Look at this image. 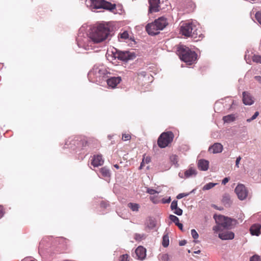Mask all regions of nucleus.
Segmentation results:
<instances>
[{
  "label": "nucleus",
  "mask_w": 261,
  "mask_h": 261,
  "mask_svg": "<svg viewBox=\"0 0 261 261\" xmlns=\"http://www.w3.org/2000/svg\"><path fill=\"white\" fill-rule=\"evenodd\" d=\"M110 34V30L107 24L100 23L91 28L88 34L82 32L81 29L76 37L77 46L85 50L92 49V44L106 40Z\"/></svg>",
  "instance_id": "1"
},
{
  "label": "nucleus",
  "mask_w": 261,
  "mask_h": 261,
  "mask_svg": "<svg viewBox=\"0 0 261 261\" xmlns=\"http://www.w3.org/2000/svg\"><path fill=\"white\" fill-rule=\"evenodd\" d=\"M199 28V24L196 22L188 21L183 23L180 25V32L185 37L197 39L196 41H198L203 37Z\"/></svg>",
  "instance_id": "2"
},
{
  "label": "nucleus",
  "mask_w": 261,
  "mask_h": 261,
  "mask_svg": "<svg viewBox=\"0 0 261 261\" xmlns=\"http://www.w3.org/2000/svg\"><path fill=\"white\" fill-rule=\"evenodd\" d=\"M177 53L180 59L188 65L194 63L197 58V55L194 51L182 45L178 47Z\"/></svg>",
  "instance_id": "3"
},
{
  "label": "nucleus",
  "mask_w": 261,
  "mask_h": 261,
  "mask_svg": "<svg viewBox=\"0 0 261 261\" xmlns=\"http://www.w3.org/2000/svg\"><path fill=\"white\" fill-rule=\"evenodd\" d=\"M90 4L88 7L94 12H100L101 11H96V10L104 9L110 12H113L116 9V5L113 4L105 0H90Z\"/></svg>",
  "instance_id": "4"
},
{
  "label": "nucleus",
  "mask_w": 261,
  "mask_h": 261,
  "mask_svg": "<svg viewBox=\"0 0 261 261\" xmlns=\"http://www.w3.org/2000/svg\"><path fill=\"white\" fill-rule=\"evenodd\" d=\"M112 55L114 59H118L125 62L133 60L136 57L134 51H121L115 48L112 51Z\"/></svg>",
  "instance_id": "5"
},
{
  "label": "nucleus",
  "mask_w": 261,
  "mask_h": 261,
  "mask_svg": "<svg viewBox=\"0 0 261 261\" xmlns=\"http://www.w3.org/2000/svg\"><path fill=\"white\" fill-rule=\"evenodd\" d=\"M174 135L171 132L163 133L158 140V144L160 147L165 148L170 143L173 139Z\"/></svg>",
  "instance_id": "6"
},
{
  "label": "nucleus",
  "mask_w": 261,
  "mask_h": 261,
  "mask_svg": "<svg viewBox=\"0 0 261 261\" xmlns=\"http://www.w3.org/2000/svg\"><path fill=\"white\" fill-rule=\"evenodd\" d=\"M214 218L217 224H220L224 228L230 229L232 225V222L236 221L230 218L222 215H214Z\"/></svg>",
  "instance_id": "7"
},
{
  "label": "nucleus",
  "mask_w": 261,
  "mask_h": 261,
  "mask_svg": "<svg viewBox=\"0 0 261 261\" xmlns=\"http://www.w3.org/2000/svg\"><path fill=\"white\" fill-rule=\"evenodd\" d=\"M108 73L107 69L103 66H94L89 73V76H95L96 78L104 77Z\"/></svg>",
  "instance_id": "8"
},
{
  "label": "nucleus",
  "mask_w": 261,
  "mask_h": 261,
  "mask_svg": "<svg viewBox=\"0 0 261 261\" xmlns=\"http://www.w3.org/2000/svg\"><path fill=\"white\" fill-rule=\"evenodd\" d=\"M234 191L240 200H243L247 197L248 193L244 185L242 184L238 185Z\"/></svg>",
  "instance_id": "9"
},
{
  "label": "nucleus",
  "mask_w": 261,
  "mask_h": 261,
  "mask_svg": "<svg viewBox=\"0 0 261 261\" xmlns=\"http://www.w3.org/2000/svg\"><path fill=\"white\" fill-rule=\"evenodd\" d=\"M146 30L149 35L152 36L158 34L160 31L154 22L148 24L146 26Z\"/></svg>",
  "instance_id": "10"
},
{
  "label": "nucleus",
  "mask_w": 261,
  "mask_h": 261,
  "mask_svg": "<svg viewBox=\"0 0 261 261\" xmlns=\"http://www.w3.org/2000/svg\"><path fill=\"white\" fill-rule=\"evenodd\" d=\"M121 81V78L120 76L111 77L107 80L108 85L112 88H115Z\"/></svg>",
  "instance_id": "11"
},
{
  "label": "nucleus",
  "mask_w": 261,
  "mask_h": 261,
  "mask_svg": "<svg viewBox=\"0 0 261 261\" xmlns=\"http://www.w3.org/2000/svg\"><path fill=\"white\" fill-rule=\"evenodd\" d=\"M149 3V9L150 12H158L160 10L159 4L160 3V0H148Z\"/></svg>",
  "instance_id": "12"
},
{
  "label": "nucleus",
  "mask_w": 261,
  "mask_h": 261,
  "mask_svg": "<svg viewBox=\"0 0 261 261\" xmlns=\"http://www.w3.org/2000/svg\"><path fill=\"white\" fill-rule=\"evenodd\" d=\"M223 146L221 143H215L209 147L208 151L213 153H218L223 150Z\"/></svg>",
  "instance_id": "13"
},
{
  "label": "nucleus",
  "mask_w": 261,
  "mask_h": 261,
  "mask_svg": "<svg viewBox=\"0 0 261 261\" xmlns=\"http://www.w3.org/2000/svg\"><path fill=\"white\" fill-rule=\"evenodd\" d=\"M146 249L142 246H139L135 250V254L138 259L143 260L146 257Z\"/></svg>",
  "instance_id": "14"
},
{
  "label": "nucleus",
  "mask_w": 261,
  "mask_h": 261,
  "mask_svg": "<svg viewBox=\"0 0 261 261\" xmlns=\"http://www.w3.org/2000/svg\"><path fill=\"white\" fill-rule=\"evenodd\" d=\"M218 237L223 240H232L234 237V234L231 231H226L219 233Z\"/></svg>",
  "instance_id": "15"
},
{
  "label": "nucleus",
  "mask_w": 261,
  "mask_h": 261,
  "mask_svg": "<svg viewBox=\"0 0 261 261\" xmlns=\"http://www.w3.org/2000/svg\"><path fill=\"white\" fill-rule=\"evenodd\" d=\"M104 161L101 155H95L93 156L91 164L94 167H98L103 164Z\"/></svg>",
  "instance_id": "16"
},
{
  "label": "nucleus",
  "mask_w": 261,
  "mask_h": 261,
  "mask_svg": "<svg viewBox=\"0 0 261 261\" xmlns=\"http://www.w3.org/2000/svg\"><path fill=\"white\" fill-rule=\"evenodd\" d=\"M261 225L258 223L254 224L250 228L251 235L258 236L260 233Z\"/></svg>",
  "instance_id": "17"
},
{
  "label": "nucleus",
  "mask_w": 261,
  "mask_h": 261,
  "mask_svg": "<svg viewBox=\"0 0 261 261\" xmlns=\"http://www.w3.org/2000/svg\"><path fill=\"white\" fill-rule=\"evenodd\" d=\"M155 23L158 27V29L162 30L167 25V19L164 17H160L154 21Z\"/></svg>",
  "instance_id": "18"
},
{
  "label": "nucleus",
  "mask_w": 261,
  "mask_h": 261,
  "mask_svg": "<svg viewBox=\"0 0 261 261\" xmlns=\"http://www.w3.org/2000/svg\"><path fill=\"white\" fill-rule=\"evenodd\" d=\"M243 101L245 105H251L254 102L251 96L246 92L243 93Z\"/></svg>",
  "instance_id": "19"
},
{
  "label": "nucleus",
  "mask_w": 261,
  "mask_h": 261,
  "mask_svg": "<svg viewBox=\"0 0 261 261\" xmlns=\"http://www.w3.org/2000/svg\"><path fill=\"white\" fill-rule=\"evenodd\" d=\"M198 167L200 170L206 171L208 169L209 162L207 160L201 159L198 161Z\"/></svg>",
  "instance_id": "20"
},
{
  "label": "nucleus",
  "mask_w": 261,
  "mask_h": 261,
  "mask_svg": "<svg viewBox=\"0 0 261 261\" xmlns=\"http://www.w3.org/2000/svg\"><path fill=\"white\" fill-rule=\"evenodd\" d=\"M222 202L226 207L230 206L232 203V201L231 200L230 195L228 194L225 193L223 195Z\"/></svg>",
  "instance_id": "21"
},
{
  "label": "nucleus",
  "mask_w": 261,
  "mask_h": 261,
  "mask_svg": "<svg viewBox=\"0 0 261 261\" xmlns=\"http://www.w3.org/2000/svg\"><path fill=\"white\" fill-rule=\"evenodd\" d=\"M197 173V171L195 168L190 167L185 171L184 177L185 178H190L196 176Z\"/></svg>",
  "instance_id": "22"
},
{
  "label": "nucleus",
  "mask_w": 261,
  "mask_h": 261,
  "mask_svg": "<svg viewBox=\"0 0 261 261\" xmlns=\"http://www.w3.org/2000/svg\"><path fill=\"white\" fill-rule=\"evenodd\" d=\"M236 119V116L234 114H229L226 116H225L223 117V120L225 123H229L231 122H233Z\"/></svg>",
  "instance_id": "23"
},
{
  "label": "nucleus",
  "mask_w": 261,
  "mask_h": 261,
  "mask_svg": "<svg viewBox=\"0 0 261 261\" xmlns=\"http://www.w3.org/2000/svg\"><path fill=\"white\" fill-rule=\"evenodd\" d=\"M100 172L101 175L104 177H109L110 176V170L106 167H102L100 169Z\"/></svg>",
  "instance_id": "24"
},
{
  "label": "nucleus",
  "mask_w": 261,
  "mask_h": 261,
  "mask_svg": "<svg viewBox=\"0 0 261 261\" xmlns=\"http://www.w3.org/2000/svg\"><path fill=\"white\" fill-rule=\"evenodd\" d=\"M169 236L168 234H164L163 237V241H162V245L164 247H167L169 246Z\"/></svg>",
  "instance_id": "25"
},
{
  "label": "nucleus",
  "mask_w": 261,
  "mask_h": 261,
  "mask_svg": "<svg viewBox=\"0 0 261 261\" xmlns=\"http://www.w3.org/2000/svg\"><path fill=\"white\" fill-rule=\"evenodd\" d=\"M128 207L130 208L134 212H138L140 206L137 203H128Z\"/></svg>",
  "instance_id": "26"
},
{
  "label": "nucleus",
  "mask_w": 261,
  "mask_h": 261,
  "mask_svg": "<svg viewBox=\"0 0 261 261\" xmlns=\"http://www.w3.org/2000/svg\"><path fill=\"white\" fill-rule=\"evenodd\" d=\"M129 37V35L126 31H123L122 33H120L118 35V38L119 39H128Z\"/></svg>",
  "instance_id": "27"
},
{
  "label": "nucleus",
  "mask_w": 261,
  "mask_h": 261,
  "mask_svg": "<svg viewBox=\"0 0 261 261\" xmlns=\"http://www.w3.org/2000/svg\"><path fill=\"white\" fill-rule=\"evenodd\" d=\"M217 184V183H213V182L207 183L203 187L202 190L203 191L208 190L212 189V188H213Z\"/></svg>",
  "instance_id": "28"
},
{
  "label": "nucleus",
  "mask_w": 261,
  "mask_h": 261,
  "mask_svg": "<svg viewBox=\"0 0 261 261\" xmlns=\"http://www.w3.org/2000/svg\"><path fill=\"white\" fill-rule=\"evenodd\" d=\"M155 221L152 219H150L147 224V227L150 229H153L155 227Z\"/></svg>",
  "instance_id": "29"
},
{
  "label": "nucleus",
  "mask_w": 261,
  "mask_h": 261,
  "mask_svg": "<svg viewBox=\"0 0 261 261\" xmlns=\"http://www.w3.org/2000/svg\"><path fill=\"white\" fill-rule=\"evenodd\" d=\"M169 219L171 220V222L174 223L175 225L179 223L178 218L174 215H170L169 216Z\"/></svg>",
  "instance_id": "30"
},
{
  "label": "nucleus",
  "mask_w": 261,
  "mask_h": 261,
  "mask_svg": "<svg viewBox=\"0 0 261 261\" xmlns=\"http://www.w3.org/2000/svg\"><path fill=\"white\" fill-rule=\"evenodd\" d=\"M252 61L256 63L261 64V56L259 55H254L252 57Z\"/></svg>",
  "instance_id": "31"
},
{
  "label": "nucleus",
  "mask_w": 261,
  "mask_h": 261,
  "mask_svg": "<svg viewBox=\"0 0 261 261\" xmlns=\"http://www.w3.org/2000/svg\"><path fill=\"white\" fill-rule=\"evenodd\" d=\"M222 226L220 225V224H217L216 226H214L213 228V230L215 232H217L218 231H222Z\"/></svg>",
  "instance_id": "32"
},
{
  "label": "nucleus",
  "mask_w": 261,
  "mask_h": 261,
  "mask_svg": "<svg viewBox=\"0 0 261 261\" xmlns=\"http://www.w3.org/2000/svg\"><path fill=\"white\" fill-rule=\"evenodd\" d=\"M191 235L193 239H197L199 237V234L195 229H193L191 230Z\"/></svg>",
  "instance_id": "33"
},
{
  "label": "nucleus",
  "mask_w": 261,
  "mask_h": 261,
  "mask_svg": "<svg viewBox=\"0 0 261 261\" xmlns=\"http://www.w3.org/2000/svg\"><path fill=\"white\" fill-rule=\"evenodd\" d=\"M255 18L261 25V11L257 12L255 14Z\"/></svg>",
  "instance_id": "34"
},
{
  "label": "nucleus",
  "mask_w": 261,
  "mask_h": 261,
  "mask_svg": "<svg viewBox=\"0 0 261 261\" xmlns=\"http://www.w3.org/2000/svg\"><path fill=\"white\" fill-rule=\"evenodd\" d=\"M174 213L178 216H181L182 214V210L178 207L174 209Z\"/></svg>",
  "instance_id": "35"
},
{
  "label": "nucleus",
  "mask_w": 261,
  "mask_h": 261,
  "mask_svg": "<svg viewBox=\"0 0 261 261\" xmlns=\"http://www.w3.org/2000/svg\"><path fill=\"white\" fill-rule=\"evenodd\" d=\"M259 115L258 112H255L253 115L250 118L247 119V122H250L251 121L255 119Z\"/></svg>",
  "instance_id": "36"
},
{
  "label": "nucleus",
  "mask_w": 261,
  "mask_h": 261,
  "mask_svg": "<svg viewBox=\"0 0 261 261\" xmlns=\"http://www.w3.org/2000/svg\"><path fill=\"white\" fill-rule=\"evenodd\" d=\"M177 207V201L175 200H173L171 204V209L172 210H174V208H176Z\"/></svg>",
  "instance_id": "37"
},
{
  "label": "nucleus",
  "mask_w": 261,
  "mask_h": 261,
  "mask_svg": "<svg viewBox=\"0 0 261 261\" xmlns=\"http://www.w3.org/2000/svg\"><path fill=\"white\" fill-rule=\"evenodd\" d=\"M189 195H190V193H180V194L177 195V196H176V198L178 199H181L182 198H183L184 197L188 196Z\"/></svg>",
  "instance_id": "38"
},
{
  "label": "nucleus",
  "mask_w": 261,
  "mask_h": 261,
  "mask_svg": "<svg viewBox=\"0 0 261 261\" xmlns=\"http://www.w3.org/2000/svg\"><path fill=\"white\" fill-rule=\"evenodd\" d=\"M130 138H131V137L129 134H122V139L124 141L129 140L130 139Z\"/></svg>",
  "instance_id": "39"
},
{
  "label": "nucleus",
  "mask_w": 261,
  "mask_h": 261,
  "mask_svg": "<svg viewBox=\"0 0 261 261\" xmlns=\"http://www.w3.org/2000/svg\"><path fill=\"white\" fill-rule=\"evenodd\" d=\"M143 162H144V163H146V164H148L149 163V162H150L151 161V158L150 156H147L146 157H145L144 156H143Z\"/></svg>",
  "instance_id": "40"
},
{
  "label": "nucleus",
  "mask_w": 261,
  "mask_h": 261,
  "mask_svg": "<svg viewBox=\"0 0 261 261\" xmlns=\"http://www.w3.org/2000/svg\"><path fill=\"white\" fill-rule=\"evenodd\" d=\"M128 255L127 254H123L120 256V261H128Z\"/></svg>",
  "instance_id": "41"
},
{
  "label": "nucleus",
  "mask_w": 261,
  "mask_h": 261,
  "mask_svg": "<svg viewBox=\"0 0 261 261\" xmlns=\"http://www.w3.org/2000/svg\"><path fill=\"white\" fill-rule=\"evenodd\" d=\"M147 192L150 195H153V194L158 193V192L156 190L152 189H149V188L147 189Z\"/></svg>",
  "instance_id": "42"
},
{
  "label": "nucleus",
  "mask_w": 261,
  "mask_h": 261,
  "mask_svg": "<svg viewBox=\"0 0 261 261\" xmlns=\"http://www.w3.org/2000/svg\"><path fill=\"white\" fill-rule=\"evenodd\" d=\"M109 203L108 202L102 201L100 202V206L101 207L107 208L109 206Z\"/></svg>",
  "instance_id": "43"
},
{
  "label": "nucleus",
  "mask_w": 261,
  "mask_h": 261,
  "mask_svg": "<svg viewBox=\"0 0 261 261\" xmlns=\"http://www.w3.org/2000/svg\"><path fill=\"white\" fill-rule=\"evenodd\" d=\"M258 260L259 256L257 255H253L250 259V261H258Z\"/></svg>",
  "instance_id": "44"
},
{
  "label": "nucleus",
  "mask_w": 261,
  "mask_h": 261,
  "mask_svg": "<svg viewBox=\"0 0 261 261\" xmlns=\"http://www.w3.org/2000/svg\"><path fill=\"white\" fill-rule=\"evenodd\" d=\"M142 238H143V236H142L141 234H138V233L135 234V239L136 240H140L142 239Z\"/></svg>",
  "instance_id": "45"
},
{
  "label": "nucleus",
  "mask_w": 261,
  "mask_h": 261,
  "mask_svg": "<svg viewBox=\"0 0 261 261\" xmlns=\"http://www.w3.org/2000/svg\"><path fill=\"white\" fill-rule=\"evenodd\" d=\"M241 160V157L240 156H239V157H238L236 159V166H237L238 168L239 167V163H240V162Z\"/></svg>",
  "instance_id": "46"
},
{
  "label": "nucleus",
  "mask_w": 261,
  "mask_h": 261,
  "mask_svg": "<svg viewBox=\"0 0 261 261\" xmlns=\"http://www.w3.org/2000/svg\"><path fill=\"white\" fill-rule=\"evenodd\" d=\"M170 201H171V198L170 197H169L167 199L163 198L162 199V202L163 203H168L170 202Z\"/></svg>",
  "instance_id": "47"
},
{
  "label": "nucleus",
  "mask_w": 261,
  "mask_h": 261,
  "mask_svg": "<svg viewBox=\"0 0 261 261\" xmlns=\"http://www.w3.org/2000/svg\"><path fill=\"white\" fill-rule=\"evenodd\" d=\"M168 259V255L167 254H163L162 256V260L167 261Z\"/></svg>",
  "instance_id": "48"
},
{
  "label": "nucleus",
  "mask_w": 261,
  "mask_h": 261,
  "mask_svg": "<svg viewBox=\"0 0 261 261\" xmlns=\"http://www.w3.org/2000/svg\"><path fill=\"white\" fill-rule=\"evenodd\" d=\"M229 180V177H225L222 181V184L223 185H225L227 182H228Z\"/></svg>",
  "instance_id": "49"
},
{
  "label": "nucleus",
  "mask_w": 261,
  "mask_h": 261,
  "mask_svg": "<svg viewBox=\"0 0 261 261\" xmlns=\"http://www.w3.org/2000/svg\"><path fill=\"white\" fill-rule=\"evenodd\" d=\"M186 243H187V241L186 240H182L179 242V244L180 246H182L186 245Z\"/></svg>",
  "instance_id": "50"
},
{
  "label": "nucleus",
  "mask_w": 261,
  "mask_h": 261,
  "mask_svg": "<svg viewBox=\"0 0 261 261\" xmlns=\"http://www.w3.org/2000/svg\"><path fill=\"white\" fill-rule=\"evenodd\" d=\"M176 225L181 230H182L183 225L181 223L179 222L177 224H176Z\"/></svg>",
  "instance_id": "51"
},
{
  "label": "nucleus",
  "mask_w": 261,
  "mask_h": 261,
  "mask_svg": "<svg viewBox=\"0 0 261 261\" xmlns=\"http://www.w3.org/2000/svg\"><path fill=\"white\" fill-rule=\"evenodd\" d=\"M255 79L256 80L258 81L259 83H261V76H255Z\"/></svg>",
  "instance_id": "52"
},
{
  "label": "nucleus",
  "mask_w": 261,
  "mask_h": 261,
  "mask_svg": "<svg viewBox=\"0 0 261 261\" xmlns=\"http://www.w3.org/2000/svg\"><path fill=\"white\" fill-rule=\"evenodd\" d=\"M3 216V207L0 206V218H2Z\"/></svg>",
  "instance_id": "53"
},
{
  "label": "nucleus",
  "mask_w": 261,
  "mask_h": 261,
  "mask_svg": "<svg viewBox=\"0 0 261 261\" xmlns=\"http://www.w3.org/2000/svg\"><path fill=\"white\" fill-rule=\"evenodd\" d=\"M213 207H215L216 209H217V210H223L222 208H219L217 206H216V205H213Z\"/></svg>",
  "instance_id": "54"
},
{
  "label": "nucleus",
  "mask_w": 261,
  "mask_h": 261,
  "mask_svg": "<svg viewBox=\"0 0 261 261\" xmlns=\"http://www.w3.org/2000/svg\"><path fill=\"white\" fill-rule=\"evenodd\" d=\"M196 189H194L193 190H192L190 192H189V193L190 194H192V193H195V191H196Z\"/></svg>",
  "instance_id": "55"
},
{
  "label": "nucleus",
  "mask_w": 261,
  "mask_h": 261,
  "mask_svg": "<svg viewBox=\"0 0 261 261\" xmlns=\"http://www.w3.org/2000/svg\"><path fill=\"white\" fill-rule=\"evenodd\" d=\"M144 162H143V161L142 162V163H141V165H140V169H142L143 165H144Z\"/></svg>",
  "instance_id": "56"
},
{
  "label": "nucleus",
  "mask_w": 261,
  "mask_h": 261,
  "mask_svg": "<svg viewBox=\"0 0 261 261\" xmlns=\"http://www.w3.org/2000/svg\"><path fill=\"white\" fill-rule=\"evenodd\" d=\"M194 253L195 254H199L200 253V250H198L197 251H195Z\"/></svg>",
  "instance_id": "57"
},
{
  "label": "nucleus",
  "mask_w": 261,
  "mask_h": 261,
  "mask_svg": "<svg viewBox=\"0 0 261 261\" xmlns=\"http://www.w3.org/2000/svg\"><path fill=\"white\" fill-rule=\"evenodd\" d=\"M114 167H115V168H116V169H119V165H117V164H115V165H114Z\"/></svg>",
  "instance_id": "58"
},
{
  "label": "nucleus",
  "mask_w": 261,
  "mask_h": 261,
  "mask_svg": "<svg viewBox=\"0 0 261 261\" xmlns=\"http://www.w3.org/2000/svg\"><path fill=\"white\" fill-rule=\"evenodd\" d=\"M178 175L181 178H184V177L183 176L182 174L181 173H179L178 174Z\"/></svg>",
  "instance_id": "59"
},
{
  "label": "nucleus",
  "mask_w": 261,
  "mask_h": 261,
  "mask_svg": "<svg viewBox=\"0 0 261 261\" xmlns=\"http://www.w3.org/2000/svg\"><path fill=\"white\" fill-rule=\"evenodd\" d=\"M141 74L142 75H143V76H145V72H142L141 73Z\"/></svg>",
  "instance_id": "60"
},
{
  "label": "nucleus",
  "mask_w": 261,
  "mask_h": 261,
  "mask_svg": "<svg viewBox=\"0 0 261 261\" xmlns=\"http://www.w3.org/2000/svg\"><path fill=\"white\" fill-rule=\"evenodd\" d=\"M108 138H109V139H111V136L110 135H109V136H108Z\"/></svg>",
  "instance_id": "61"
},
{
  "label": "nucleus",
  "mask_w": 261,
  "mask_h": 261,
  "mask_svg": "<svg viewBox=\"0 0 261 261\" xmlns=\"http://www.w3.org/2000/svg\"><path fill=\"white\" fill-rule=\"evenodd\" d=\"M188 252H189V253H190V250H188Z\"/></svg>",
  "instance_id": "62"
}]
</instances>
